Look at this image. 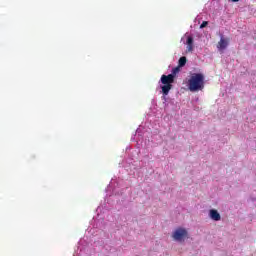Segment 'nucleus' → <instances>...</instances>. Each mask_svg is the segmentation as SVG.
<instances>
[{"label":"nucleus","instance_id":"1","mask_svg":"<svg viewBox=\"0 0 256 256\" xmlns=\"http://www.w3.org/2000/svg\"><path fill=\"white\" fill-rule=\"evenodd\" d=\"M187 87L191 93L203 91L205 89V75L203 73H193L187 82Z\"/></svg>","mask_w":256,"mask_h":256},{"label":"nucleus","instance_id":"2","mask_svg":"<svg viewBox=\"0 0 256 256\" xmlns=\"http://www.w3.org/2000/svg\"><path fill=\"white\" fill-rule=\"evenodd\" d=\"M179 71H180V68L178 66L172 69V74H168V75L163 74L161 76L160 81L163 85L161 86V89H162V94L164 95V99L165 97H167V95H169V91L173 89V83H175V75H177Z\"/></svg>","mask_w":256,"mask_h":256},{"label":"nucleus","instance_id":"3","mask_svg":"<svg viewBox=\"0 0 256 256\" xmlns=\"http://www.w3.org/2000/svg\"><path fill=\"white\" fill-rule=\"evenodd\" d=\"M172 238L174 241H178L179 243H183L185 239H189V232H187V229L185 228H177L173 233H172Z\"/></svg>","mask_w":256,"mask_h":256},{"label":"nucleus","instance_id":"4","mask_svg":"<svg viewBox=\"0 0 256 256\" xmlns=\"http://www.w3.org/2000/svg\"><path fill=\"white\" fill-rule=\"evenodd\" d=\"M227 47H229V38H225L221 35L220 41L217 44V49L219 51H225Z\"/></svg>","mask_w":256,"mask_h":256},{"label":"nucleus","instance_id":"5","mask_svg":"<svg viewBox=\"0 0 256 256\" xmlns=\"http://www.w3.org/2000/svg\"><path fill=\"white\" fill-rule=\"evenodd\" d=\"M209 217L212 221H221V214L215 209L209 211Z\"/></svg>","mask_w":256,"mask_h":256},{"label":"nucleus","instance_id":"6","mask_svg":"<svg viewBox=\"0 0 256 256\" xmlns=\"http://www.w3.org/2000/svg\"><path fill=\"white\" fill-rule=\"evenodd\" d=\"M187 65V57L182 56L178 61V67H185Z\"/></svg>","mask_w":256,"mask_h":256},{"label":"nucleus","instance_id":"7","mask_svg":"<svg viewBox=\"0 0 256 256\" xmlns=\"http://www.w3.org/2000/svg\"><path fill=\"white\" fill-rule=\"evenodd\" d=\"M207 25H209V22L203 21L202 24L200 25V29H205V27H207Z\"/></svg>","mask_w":256,"mask_h":256},{"label":"nucleus","instance_id":"8","mask_svg":"<svg viewBox=\"0 0 256 256\" xmlns=\"http://www.w3.org/2000/svg\"><path fill=\"white\" fill-rule=\"evenodd\" d=\"M187 45H193V37L189 36L187 38Z\"/></svg>","mask_w":256,"mask_h":256},{"label":"nucleus","instance_id":"9","mask_svg":"<svg viewBox=\"0 0 256 256\" xmlns=\"http://www.w3.org/2000/svg\"><path fill=\"white\" fill-rule=\"evenodd\" d=\"M187 51H193V44H187Z\"/></svg>","mask_w":256,"mask_h":256},{"label":"nucleus","instance_id":"10","mask_svg":"<svg viewBox=\"0 0 256 256\" xmlns=\"http://www.w3.org/2000/svg\"><path fill=\"white\" fill-rule=\"evenodd\" d=\"M231 1H233V3H237V2H239V0H231Z\"/></svg>","mask_w":256,"mask_h":256}]
</instances>
